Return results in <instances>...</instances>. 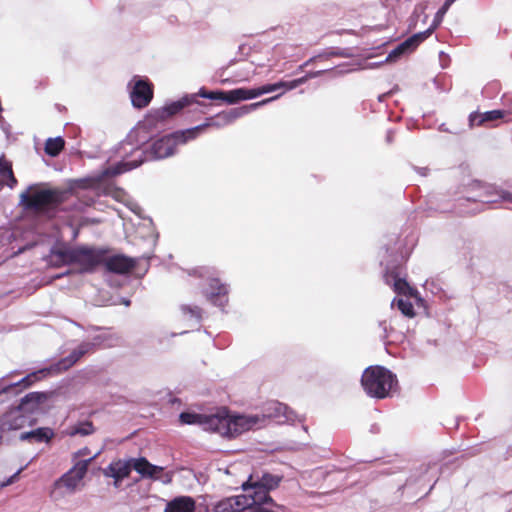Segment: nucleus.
<instances>
[{
    "mask_svg": "<svg viewBox=\"0 0 512 512\" xmlns=\"http://www.w3.org/2000/svg\"><path fill=\"white\" fill-rule=\"evenodd\" d=\"M306 81L307 77L304 76L298 79H294L292 81H280L278 83L266 84L261 87L253 89L237 88L233 90L232 95L234 96V98L232 99V101H234V103H237L241 100L253 99L265 93L274 92L278 89L292 90L297 88L301 84L305 83Z\"/></svg>",
    "mask_w": 512,
    "mask_h": 512,
    "instance_id": "f8f14e48",
    "label": "nucleus"
},
{
    "mask_svg": "<svg viewBox=\"0 0 512 512\" xmlns=\"http://www.w3.org/2000/svg\"><path fill=\"white\" fill-rule=\"evenodd\" d=\"M432 34V29H427L423 32L416 33L405 41L400 43L395 49H393L388 58H397L403 54L410 53L414 51L423 41H425Z\"/></svg>",
    "mask_w": 512,
    "mask_h": 512,
    "instance_id": "dca6fc26",
    "label": "nucleus"
},
{
    "mask_svg": "<svg viewBox=\"0 0 512 512\" xmlns=\"http://www.w3.org/2000/svg\"><path fill=\"white\" fill-rule=\"evenodd\" d=\"M94 431H95V428H94L93 423L91 421H84V422H80L74 426H71L69 428L68 434L70 436H75V435L87 436V435L94 433Z\"/></svg>",
    "mask_w": 512,
    "mask_h": 512,
    "instance_id": "c85d7f7f",
    "label": "nucleus"
},
{
    "mask_svg": "<svg viewBox=\"0 0 512 512\" xmlns=\"http://www.w3.org/2000/svg\"><path fill=\"white\" fill-rule=\"evenodd\" d=\"M70 190L60 188H41L35 184L20 195V202L23 207L36 214L53 217L64 202L71 196Z\"/></svg>",
    "mask_w": 512,
    "mask_h": 512,
    "instance_id": "f03ea898",
    "label": "nucleus"
},
{
    "mask_svg": "<svg viewBox=\"0 0 512 512\" xmlns=\"http://www.w3.org/2000/svg\"><path fill=\"white\" fill-rule=\"evenodd\" d=\"M507 114L508 113L505 110H492L484 113L472 112L469 115V126L471 128L484 126L488 122L505 118Z\"/></svg>",
    "mask_w": 512,
    "mask_h": 512,
    "instance_id": "412c9836",
    "label": "nucleus"
},
{
    "mask_svg": "<svg viewBox=\"0 0 512 512\" xmlns=\"http://www.w3.org/2000/svg\"><path fill=\"white\" fill-rule=\"evenodd\" d=\"M233 90L230 91H222V90H216V91H208L205 88H201L196 94L197 96L211 99V100H221L224 102H227L229 104H234V101L232 99L234 98Z\"/></svg>",
    "mask_w": 512,
    "mask_h": 512,
    "instance_id": "393cba45",
    "label": "nucleus"
},
{
    "mask_svg": "<svg viewBox=\"0 0 512 512\" xmlns=\"http://www.w3.org/2000/svg\"><path fill=\"white\" fill-rule=\"evenodd\" d=\"M257 423V418L243 415L219 416L210 415L207 424L210 430L228 438H234L250 430Z\"/></svg>",
    "mask_w": 512,
    "mask_h": 512,
    "instance_id": "6e6552de",
    "label": "nucleus"
},
{
    "mask_svg": "<svg viewBox=\"0 0 512 512\" xmlns=\"http://www.w3.org/2000/svg\"><path fill=\"white\" fill-rule=\"evenodd\" d=\"M249 498L250 500L247 501V503L244 506V512H273L263 506L265 504H271V502L258 501L257 499L251 497Z\"/></svg>",
    "mask_w": 512,
    "mask_h": 512,
    "instance_id": "7c9ffc66",
    "label": "nucleus"
},
{
    "mask_svg": "<svg viewBox=\"0 0 512 512\" xmlns=\"http://www.w3.org/2000/svg\"><path fill=\"white\" fill-rule=\"evenodd\" d=\"M275 97H271L265 100H262L257 103H252L250 105H246L240 108H234L229 111H223L221 113H218L214 117H210L206 120L204 124L198 125L195 128H200L197 132V137L206 130L208 127H222L226 126L228 124L233 123L236 119L240 118L244 114L250 112L251 110H254L262 105H265L266 103L270 102V100L274 99Z\"/></svg>",
    "mask_w": 512,
    "mask_h": 512,
    "instance_id": "9b49d317",
    "label": "nucleus"
},
{
    "mask_svg": "<svg viewBox=\"0 0 512 512\" xmlns=\"http://www.w3.org/2000/svg\"><path fill=\"white\" fill-rule=\"evenodd\" d=\"M132 468L142 477L150 478L152 480H158L160 478V474L164 470L163 467L153 465L146 458L140 457L133 459L132 465L130 462L122 460L114 461L105 469L104 474L114 478L115 486L117 487L120 481L130 475Z\"/></svg>",
    "mask_w": 512,
    "mask_h": 512,
    "instance_id": "39448f33",
    "label": "nucleus"
},
{
    "mask_svg": "<svg viewBox=\"0 0 512 512\" xmlns=\"http://www.w3.org/2000/svg\"><path fill=\"white\" fill-rule=\"evenodd\" d=\"M197 95H186L164 107L151 110L138 124V131L154 132L163 128L166 122L173 116L179 114L183 109L192 105H200Z\"/></svg>",
    "mask_w": 512,
    "mask_h": 512,
    "instance_id": "20e7f679",
    "label": "nucleus"
},
{
    "mask_svg": "<svg viewBox=\"0 0 512 512\" xmlns=\"http://www.w3.org/2000/svg\"><path fill=\"white\" fill-rule=\"evenodd\" d=\"M36 419L16 406L0 416V445L10 439L9 435L12 432L23 429L26 426H33Z\"/></svg>",
    "mask_w": 512,
    "mask_h": 512,
    "instance_id": "1a4fd4ad",
    "label": "nucleus"
},
{
    "mask_svg": "<svg viewBox=\"0 0 512 512\" xmlns=\"http://www.w3.org/2000/svg\"><path fill=\"white\" fill-rule=\"evenodd\" d=\"M503 198L512 203V193H507Z\"/></svg>",
    "mask_w": 512,
    "mask_h": 512,
    "instance_id": "4c0bfd02",
    "label": "nucleus"
},
{
    "mask_svg": "<svg viewBox=\"0 0 512 512\" xmlns=\"http://www.w3.org/2000/svg\"><path fill=\"white\" fill-rule=\"evenodd\" d=\"M396 305L404 316L408 318L415 316L413 304L409 300L399 298L396 300Z\"/></svg>",
    "mask_w": 512,
    "mask_h": 512,
    "instance_id": "72a5a7b5",
    "label": "nucleus"
},
{
    "mask_svg": "<svg viewBox=\"0 0 512 512\" xmlns=\"http://www.w3.org/2000/svg\"><path fill=\"white\" fill-rule=\"evenodd\" d=\"M398 277H399L398 273L395 270L387 271L384 274V281L387 285L393 286L395 278H398Z\"/></svg>",
    "mask_w": 512,
    "mask_h": 512,
    "instance_id": "c9c22d12",
    "label": "nucleus"
},
{
    "mask_svg": "<svg viewBox=\"0 0 512 512\" xmlns=\"http://www.w3.org/2000/svg\"><path fill=\"white\" fill-rule=\"evenodd\" d=\"M456 0H446L443 6L437 11L432 25L428 29H432V32L438 27V25L442 22L444 15L449 10L450 6L455 2Z\"/></svg>",
    "mask_w": 512,
    "mask_h": 512,
    "instance_id": "473e14b6",
    "label": "nucleus"
},
{
    "mask_svg": "<svg viewBox=\"0 0 512 512\" xmlns=\"http://www.w3.org/2000/svg\"><path fill=\"white\" fill-rule=\"evenodd\" d=\"M282 481V476L269 472L255 470L246 482L242 484L243 490L247 497L257 499L258 501H268L271 505H275L273 499L269 495L271 490L276 489Z\"/></svg>",
    "mask_w": 512,
    "mask_h": 512,
    "instance_id": "0eeeda50",
    "label": "nucleus"
},
{
    "mask_svg": "<svg viewBox=\"0 0 512 512\" xmlns=\"http://www.w3.org/2000/svg\"><path fill=\"white\" fill-rule=\"evenodd\" d=\"M65 141L61 137L49 138L45 142V153L51 157L58 156L64 149Z\"/></svg>",
    "mask_w": 512,
    "mask_h": 512,
    "instance_id": "bb28decb",
    "label": "nucleus"
},
{
    "mask_svg": "<svg viewBox=\"0 0 512 512\" xmlns=\"http://www.w3.org/2000/svg\"><path fill=\"white\" fill-rule=\"evenodd\" d=\"M12 482V480H8L6 483L3 484V486L8 485Z\"/></svg>",
    "mask_w": 512,
    "mask_h": 512,
    "instance_id": "58836bf2",
    "label": "nucleus"
},
{
    "mask_svg": "<svg viewBox=\"0 0 512 512\" xmlns=\"http://www.w3.org/2000/svg\"><path fill=\"white\" fill-rule=\"evenodd\" d=\"M106 270L115 274H126L131 272L136 266L134 258L119 254L110 257H105L102 262Z\"/></svg>",
    "mask_w": 512,
    "mask_h": 512,
    "instance_id": "2eb2a0df",
    "label": "nucleus"
},
{
    "mask_svg": "<svg viewBox=\"0 0 512 512\" xmlns=\"http://www.w3.org/2000/svg\"><path fill=\"white\" fill-rule=\"evenodd\" d=\"M200 128H189L165 135L150 144L146 149L136 148L131 155L123 161L109 167L106 175L114 177L139 167L147 161L160 160L174 154L178 144H185L189 140L197 138Z\"/></svg>",
    "mask_w": 512,
    "mask_h": 512,
    "instance_id": "f257e3e1",
    "label": "nucleus"
},
{
    "mask_svg": "<svg viewBox=\"0 0 512 512\" xmlns=\"http://www.w3.org/2000/svg\"><path fill=\"white\" fill-rule=\"evenodd\" d=\"M90 453L89 449L87 447L83 448V449H80L76 455L77 456H85V455H88Z\"/></svg>",
    "mask_w": 512,
    "mask_h": 512,
    "instance_id": "e433bc0d",
    "label": "nucleus"
},
{
    "mask_svg": "<svg viewBox=\"0 0 512 512\" xmlns=\"http://www.w3.org/2000/svg\"><path fill=\"white\" fill-rule=\"evenodd\" d=\"M94 458L90 457L86 460L77 461L70 470L54 482L51 495H55L60 489H65L67 493H74L85 477L89 464Z\"/></svg>",
    "mask_w": 512,
    "mask_h": 512,
    "instance_id": "9d476101",
    "label": "nucleus"
},
{
    "mask_svg": "<svg viewBox=\"0 0 512 512\" xmlns=\"http://www.w3.org/2000/svg\"><path fill=\"white\" fill-rule=\"evenodd\" d=\"M249 500L245 494L229 497L219 501L212 512H244V506Z\"/></svg>",
    "mask_w": 512,
    "mask_h": 512,
    "instance_id": "a211bd4d",
    "label": "nucleus"
},
{
    "mask_svg": "<svg viewBox=\"0 0 512 512\" xmlns=\"http://www.w3.org/2000/svg\"><path fill=\"white\" fill-rule=\"evenodd\" d=\"M475 187L477 188L478 193L473 198H467V201L472 199L473 201L480 202V203L492 202V200L490 198V195H491L490 187L484 186V185H476Z\"/></svg>",
    "mask_w": 512,
    "mask_h": 512,
    "instance_id": "2f4dec72",
    "label": "nucleus"
},
{
    "mask_svg": "<svg viewBox=\"0 0 512 512\" xmlns=\"http://www.w3.org/2000/svg\"><path fill=\"white\" fill-rule=\"evenodd\" d=\"M154 87L148 79L134 78V84L130 91L132 105L135 108L147 107L153 99Z\"/></svg>",
    "mask_w": 512,
    "mask_h": 512,
    "instance_id": "4468645a",
    "label": "nucleus"
},
{
    "mask_svg": "<svg viewBox=\"0 0 512 512\" xmlns=\"http://www.w3.org/2000/svg\"><path fill=\"white\" fill-rule=\"evenodd\" d=\"M85 352L86 351L82 349L74 350L71 352L69 356L61 359L51 368H44L38 371H34L26 375L24 378H22L20 381L16 383L0 387V395L10 393L13 391H15V393L17 394L22 390L29 388L34 383L40 381L48 374H50L52 371L57 373L66 371L67 369L72 367L85 354Z\"/></svg>",
    "mask_w": 512,
    "mask_h": 512,
    "instance_id": "423d86ee",
    "label": "nucleus"
},
{
    "mask_svg": "<svg viewBox=\"0 0 512 512\" xmlns=\"http://www.w3.org/2000/svg\"><path fill=\"white\" fill-rule=\"evenodd\" d=\"M73 247L66 245L55 246L51 249L49 254V263L53 267H62L65 265H72Z\"/></svg>",
    "mask_w": 512,
    "mask_h": 512,
    "instance_id": "6ab92c4d",
    "label": "nucleus"
},
{
    "mask_svg": "<svg viewBox=\"0 0 512 512\" xmlns=\"http://www.w3.org/2000/svg\"><path fill=\"white\" fill-rule=\"evenodd\" d=\"M195 501L189 496H179L167 503L164 512H194Z\"/></svg>",
    "mask_w": 512,
    "mask_h": 512,
    "instance_id": "5701e85b",
    "label": "nucleus"
},
{
    "mask_svg": "<svg viewBox=\"0 0 512 512\" xmlns=\"http://www.w3.org/2000/svg\"><path fill=\"white\" fill-rule=\"evenodd\" d=\"M205 294L208 299L216 303L217 301H221L222 298L228 294V289L227 286L221 283L219 279L212 278L209 280Z\"/></svg>",
    "mask_w": 512,
    "mask_h": 512,
    "instance_id": "b1692460",
    "label": "nucleus"
},
{
    "mask_svg": "<svg viewBox=\"0 0 512 512\" xmlns=\"http://www.w3.org/2000/svg\"><path fill=\"white\" fill-rule=\"evenodd\" d=\"M104 260V251L93 247L79 246L73 247L72 264L80 267V272H92L102 264Z\"/></svg>",
    "mask_w": 512,
    "mask_h": 512,
    "instance_id": "ddd939ff",
    "label": "nucleus"
},
{
    "mask_svg": "<svg viewBox=\"0 0 512 512\" xmlns=\"http://www.w3.org/2000/svg\"><path fill=\"white\" fill-rule=\"evenodd\" d=\"M49 396L50 393L47 392H30L21 399L18 406L25 413L33 417L34 412L39 410L40 406L48 400Z\"/></svg>",
    "mask_w": 512,
    "mask_h": 512,
    "instance_id": "f3484780",
    "label": "nucleus"
},
{
    "mask_svg": "<svg viewBox=\"0 0 512 512\" xmlns=\"http://www.w3.org/2000/svg\"><path fill=\"white\" fill-rule=\"evenodd\" d=\"M279 96H282V93H279V95H276V96H275V97H276V99H277ZM274 100H275V98H274ZM271 101H273V99H272Z\"/></svg>",
    "mask_w": 512,
    "mask_h": 512,
    "instance_id": "ea45409f",
    "label": "nucleus"
},
{
    "mask_svg": "<svg viewBox=\"0 0 512 512\" xmlns=\"http://www.w3.org/2000/svg\"><path fill=\"white\" fill-rule=\"evenodd\" d=\"M209 417L210 415L206 416L195 413L182 412L179 416V419L182 424H200L209 429L207 424V418Z\"/></svg>",
    "mask_w": 512,
    "mask_h": 512,
    "instance_id": "cd10ccee",
    "label": "nucleus"
},
{
    "mask_svg": "<svg viewBox=\"0 0 512 512\" xmlns=\"http://www.w3.org/2000/svg\"><path fill=\"white\" fill-rule=\"evenodd\" d=\"M54 431L49 427H41L32 431L23 432L20 434L21 441H29V442H50L54 437Z\"/></svg>",
    "mask_w": 512,
    "mask_h": 512,
    "instance_id": "4be33fe9",
    "label": "nucleus"
},
{
    "mask_svg": "<svg viewBox=\"0 0 512 512\" xmlns=\"http://www.w3.org/2000/svg\"><path fill=\"white\" fill-rule=\"evenodd\" d=\"M73 247L66 245L55 246L51 249L49 254V263L53 267H62L65 265H72Z\"/></svg>",
    "mask_w": 512,
    "mask_h": 512,
    "instance_id": "aec40b11",
    "label": "nucleus"
},
{
    "mask_svg": "<svg viewBox=\"0 0 512 512\" xmlns=\"http://www.w3.org/2000/svg\"><path fill=\"white\" fill-rule=\"evenodd\" d=\"M393 289L398 294L408 296H414V294L416 293V290L412 288L405 279H402L400 277L395 278Z\"/></svg>",
    "mask_w": 512,
    "mask_h": 512,
    "instance_id": "c756f323",
    "label": "nucleus"
},
{
    "mask_svg": "<svg viewBox=\"0 0 512 512\" xmlns=\"http://www.w3.org/2000/svg\"><path fill=\"white\" fill-rule=\"evenodd\" d=\"M181 310L183 314L190 318H195L196 320H200L202 318V309L199 306L182 305Z\"/></svg>",
    "mask_w": 512,
    "mask_h": 512,
    "instance_id": "f704fd0d",
    "label": "nucleus"
},
{
    "mask_svg": "<svg viewBox=\"0 0 512 512\" xmlns=\"http://www.w3.org/2000/svg\"><path fill=\"white\" fill-rule=\"evenodd\" d=\"M17 183V180L14 176L12 166L9 163H1L0 164V186H9L14 187Z\"/></svg>",
    "mask_w": 512,
    "mask_h": 512,
    "instance_id": "a878e982",
    "label": "nucleus"
},
{
    "mask_svg": "<svg viewBox=\"0 0 512 512\" xmlns=\"http://www.w3.org/2000/svg\"><path fill=\"white\" fill-rule=\"evenodd\" d=\"M361 385L368 396L376 399L392 397L399 388L397 376L379 365L369 366L364 370Z\"/></svg>",
    "mask_w": 512,
    "mask_h": 512,
    "instance_id": "7ed1b4c3",
    "label": "nucleus"
}]
</instances>
